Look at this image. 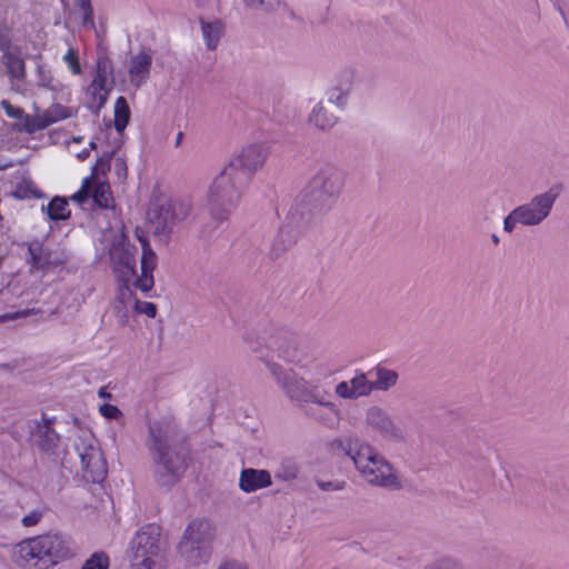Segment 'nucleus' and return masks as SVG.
Masks as SVG:
<instances>
[{
    "label": "nucleus",
    "mask_w": 569,
    "mask_h": 569,
    "mask_svg": "<svg viewBox=\"0 0 569 569\" xmlns=\"http://www.w3.org/2000/svg\"><path fill=\"white\" fill-rule=\"evenodd\" d=\"M174 428L167 422H154L149 429L148 448L154 467V479L161 487H171L183 475L187 461L173 447Z\"/></svg>",
    "instance_id": "obj_1"
},
{
    "label": "nucleus",
    "mask_w": 569,
    "mask_h": 569,
    "mask_svg": "<svg viewBox=\"0 0 569 569\" xmlns=\"http://www.w3.org/2000/svg\"><path fill=\"white\" fill-rule=\"evenodd\" d=\"M71 542L57 533L27 538L13 547V561L21 569H52L73 556Z\"/></svg>",
    "instance_id": "obj_2"
},
{
    "label": "nucleus",
    "mask_w": 569,
    "mask_h": 569,
    "mask_svg": "<svg viewBox=\"0 0 569 569\" xmlns=\"http://www.w3.org/2000/svg\"><path fill=\"white\" fill-rule=\"evenodd\" d=\"M339 446L368 483L387 489L401 487V481L391 463L370 443L349 440L346 445L339 442Z\"/></svg>",
    "instance_id": "obj_3"
},
{
    "label": "nucleus",
    "mask_w": 569,
    "mask_h": 569,
    "mask_svg": "<svg viewBox=\"0 0 569 569\" xmlns=\"http://www.w3.org/2000/svg\"><path fill=\"white\" fill-rule=\"evenodd\" d=\"M267 368L282 391L291 400L297 401L300 407L315 403L332 416L338 415L337 405L330 400L329 391L321 386L311 383L295 371L286 370L276 362H267Z\"/></svg>",
    "instance_id": "obj_4"
},
{
    "label": "nucleus",
    "mask_w": 569,
    "mask_h": 569,
    "mask_svg": "<svg viewBox=\"0 0 569 569\" xmlns=\"http://www.w3.org/2000/svg\"><path fill=\"white\" fill-rule=\"evenodd\" d=\"M216 527L208 520L190 522L178 545L180 556L191 566L208 563L213 552Z\"/></svg>",
    "instance_id": "obj_5"
},
{
    "label": "nucleus",
    "mask_w": 569,
    "mask_h": 569,
    "mask_svg": "<svg viewBox=\"0 0 569 569\" xmlns=\"http://www.w3.org/2000/svg\"><path fill=\"white\" fill-rule=\"evenodd\" d=\"M560 194L558 188H550L535 194L528 202L512 209L503 219V230L512 233L518 226L537 227L551 213Z\"/></svg>",
    "instance_id": "obj_6"
},
{
    "label": "nucleus",
    "mask_w": 569,
    "mask_h": 569,
    "mask_svg": "<svg viewBox=\"0 0 569 569\" xmlns=\"http://www.w3.org/2000/svg\"><path fill=\"white\" fill-rule=\"evenodd\" d=\"M241 198L237 174L224 167L213 179L207 194V209L216 220H224Z\"/></svg>",
    "instance_id": "obj_7"
},
{
    "label": "nucleus",
    "mask_w": 569,
    "mask_h": 569,
    "mask_svg": "<svg viewBox=\"0 0 569 569\" xmlns=\"http://www.w3.org/2000/svg\"><path fill=\"white\" fill-rule=\"evenodd\" d=\"M345 172L333 164L322 166L309 181L308 194L315 207L329 210L338 201L345 187Z\"/></svg>",
    "instance_id": "obj_8"
},
{
    "label": "nucleus",
    "mask_w": 569,
    "mask_h": 569,
    "mask_svg": "<svg viewBox=\"0 0 569 569\" xmlns=\"http://www.w3.org/2000/svg\"><path fill=\"white\" fill-rule=\"evenodd\" d=\"M128 557L131 569H161L159 527H141L130 541Z\"/></svg>",
    "instance_id": "obj_9"
},
{
    "label": "nucleus",
    "mask_w": 569,
    "mask_h": 569,
    "mask_svg": "<svg viewBox=\"0 0 569 569\" xmlns=\"http://www.w3.org/2000/svg\"><path fill=\"white\" fill-rule=\"evenodd\" d=\"M74 448L80 459L82 477L89 482H100L107 475V463L98 440L89 432L78 436Z\"/></svg>",
    "instance_id": "obj_10"
},
{
    "label": "nucleus",
    "mask_w": 569,
    "mask_h": 569,
    "mask_svg": "<svg viewBox=\"0 0 569 569\" xmlns=\"http://www.w3.org/2000/svg\"><path fill=\"white\" fill-rule=\"evenodd\" d=\"M28 257L27 262L30 266V272L48 273L62 267L68 256L59 247H51L39 240H32L27 244Z\"/></svg>",
    "instance_id": "obj_11"
},
{
    "label": "nucleus",
    "mask_w": 569,
    "mask_h": 569,
    "mask_svg": "<svg viewBox=\"0 0 569 569\" xmlns=\"http://www.w3.org/2000/svg\"><path fill=\"white\" fill-rule=\"evenodd\" d=\"M365 429L373 435L379 436L388 442L405 441V432L392 419L390 413L378 405L368 407L363 417Z\"/></svg>",
    "instance_id": "obj_12"
},
{
    "label": "nucleus",
    "mask_w": 569,
    "mask_h": 569,
    "mask_svg": "<svg viewBox=\"0 0 569 569\" xmlns=\"http://www.w3.org/2000/svg\"><path fill=\"white\" fill-rule=\"evenodd\" d=\"M113 83L112 62L108 58H100L97 62L96 76L86 91L87 103L91 110L94 112L100 111L113 89Z\"/></svg>",
    "instance_id": "obj_13"
},
{
    "label": "nucleus",
    "mask_w": 569,
    "mask_h": 569,
    "mask_svg": "<svg viewBox=\"0 0 569 569\" xmlns=\"http://www.w3.org/2000/svg\"><path fill=\"white\" fill-rule=\"evenodd\" d=\"M268 156L269 150L266 144L249 143L234 153L226 167L231 168L236 174L241 172L251 176L264 166Z\"/></svg>",
    "instance_id": "obj_14"
},
{
    "label": "nucleus",
    "mask_w": 569,
    "mask_h": 569,
    "mask_svg": "<svg viewBox=\"0 0 569 569\" xmlns=\"http://www.w3.org/2000/svg\"><path fill=\"white\" fill-rule=\"evenodd\" d=\"M73 116L74 110L72 108L60 103H53L43 112H38L34 116H26L23 120V129L27 133L31 134Z\"/></svg>",
    "instance_id": "obj_15"
},
{
    "label": "nucleus",
    "mask_w": 569,
    "mask_h": 569,
    "mask_svg": "<svg viewBox=\"0 0 569 569\" xmlns=\"http://www.w3.org/2000/svg\"><path fill=\"white\" fill-rule=\"evenodd\" d=\"M335 392L339 398L347 400L369 397L372 393V386L368 372L357 370L350 380L340 381Z\"/></svg>",
    "instance_id": "obj_16"
},
{
    "label": "nucleus",
    "mask_w": 569,
    "mask_h": 569,
    "mask_svg": "<svg viewBox=\"0 0 569 569\" xmlns=\"http://www.w3.org/2000/svg\"><path fill=\"white\" fill-rule=\"evenodd\" d=\"M153 57L150 50L142 49L131 54L128 63V74L130 83L140 88L144 84L150 76Z\"/></svg>",
    "instance_id": "obj_17"
},
{
    "label": "nucleus",
    "mask_w": 569,
    "mask_h": 569,
    "mask_svg": "<svg viewBox=\"0 0 569 569\" xmlns=\"http://www.w3.org/2000/svg\"><path fill=\"white\" fill-rule=\"evenodd\" d=\"M110 259L120 281H130L136 274V259L133 251L123 243L113 246Z\"/></svg>",
    "instance_id": "obj_18"
},
{
    "label": "nucleus",
    "mask_w": 569,
    "mask_h": 569,
    "mask_svg": "<svg viewBox=\"0 0 569 569\" xmlns=\"http://www.w3.org/2000/svg\"><path fill=\"white\" fill-rule=\"evenodd\" d=\"M139 240L142 244L141 276L134 280V287L142 292H148L154 284L152 273L157 266V256L146 239L139 237Z\"/></svg>",
    "instance_id": "obj_19"
},
{
    "label": "nucleus",
    "mask_w": 569,
    "mask_h": 569,
    "mask_svg": "<svg viewBox=\"0 0 569 569\" xmlns=\"http://www.w3.org/2000/svg\"><path fill=\"white\" fill-rule=\"evenodd\" d=\"M372 392H388L399 382V372L382 363H378L368 371Z\"/></svg>",
    "instance_id": "obj_20"
},
{
    "label": "nucleus",
    "mask_w": 569,
    "mask_h": 569,
    "mask_svg": "<svg viewBox=\"0 0 569 569\" xmlns=\"http://www.w3.org/2000/svg\"><path fill=\"white\" fill-rule=\"evenodd\" d=\"M271 485L272 478L268 470L247 468L240 472L239 488L246 493L268 488Z\"/></svg>",
    "instance_id": "obj_21"
},
{
    "label": "nucleus",
    "mask_w": 569,
    "mask_h": 569,
    "mask_svg": "<svg viewBox=\"0 0 569 569\" xmlns=\"http://www.w3.org/2000/svg\"><path fill=\"white\" fill-rule=\"evenodd\" d=\"M170 209L162 202L159 207L149 213V222L152 232L158 237L167 238L173 230L177 221L172 217Z\"/></svg>",
    "instance_id": "obj_22"
},
{
    "label": "nucleus",
    "mask_w": 569,
    "mask_h": 569,
    "mask_svg": "<svg viewBox=\"0 0 569 569\" xmlns=\"http://www.w3.org/2000/svg\"><path fill=\"white\" fill-rule=\"evenodd\" d=\"M137 298L129 286V281H121L119 286L118 296L114 300L116 315L119 318L121 326L128 323V315L133 309Z\"/></svg>",
    "instance_id": "obj_23"
},
{
    "label": "nucleus",
    "mask_w": 569,
    "mask_h": 569,
    "mask_svg": "<svg viewBox=\"0 0 569 569\" xmlns=\"http://www.w3.org/2000/svg\"><path fill=\"white\" fill-rule=\"evenodd\" d=\"M337 120L338 118L329 111L322 101L316 103L308 117V123L322 131L330 130Z\"/></svg>",
    "instance_id": "obj_24"
},
{
    "label": "nucleus",
    "mask_w": 569,
    "mask_h": 569,
    "mask_svg": "<svg viewBox=\"0 0 569 569\" xmlns=\"http://www.w3.org/2000/svg\"><path fill=\"white\" fill-rule=\"evenodd\" d=\"M202 36L206 47L209 50H214L223 32V26L219 21L206 22L201 21Z\"/></svg>",
    "instance_id": "obj_25"
},
{
    "label": "nucleus",
    "mask_w": 569,
    "mask_h": 569,
    "mask_svg": "<svg viewBox=\"0 0 569 569\" xmlns=\"http://www.w3.org/2000/svg\"><path fill=\"white\" fill-rule=\"evenodd\" d=\"M177 222L183 221L192 211V203L187 198H177L163 202Z\"/></svg>",
    "instance_id": "obj_26"
},
{
    "label": "nucleus",
    "mask_w": 569,
    "mask_h": 569,
    "mask_svg": "<svg viewBox=\"0 0 569 569\" xmlns=\"http://www.w3.org/2000/svg\"><path fill=\"white\" fill-rule=\"evenodd\" d=\"M114 128L122 132L130 120V108L124 97H118L113 108Z\"/></svg>",
    "instance_id": "obj_27"
},
{
    "label": "nucleus",
    "mask_w": 569,
    "mask_h": 569,
    "mask_svg": "<svg viewBox=\"0 0 569 569\" xmlns=\"http://www.w3.org/2000/svg\"><path fill=\"white\" fill-rule=\"evenodd\" d=\"M278 356L284 361L293 365H301L303 361L302 350L293 340L283 342L278 349Z\"/></svg>",
    "instance_id": "obj_28"
},
{
    "label": "nucleus",
    "mask_w": 569,
    "mask_h": 569,
    "mask_svg": "<svg viewBox=\"0 0 569 569\" xmlns=\"http://www.w3.org/2000/svg\"><path fill=\"white\" fill-rule=\"evenodd\" d=\"M47 213L51 220H66L70 216L68 202L63 198L56 197L47 206Z\"/></svg>",
    "instance_id": "obj_29"
},
{
    "label": "nucleus",
    "mask_w": 569,
    "mask_h": 569,
    "mask_svg": "<svg viewBox=\"0 0 569 569\" xmlns=\"http://www.w3.org/2000/svg\"><path fill=\"white\" fill-rule=\"evenodd\" d=\"M299 472V466L295 461L283 460L276 471V478L282 481H292L298 478Z\"/></svg>",
    "instance_id": "obj_30"
},
{
    "label": "nucleus",
    "mask_w": 569,
    "mask_h": 569,
    "mask_svg": "<svg viewBox=\"0 0 569 569\" xmlns=\"http://www.w3.org/2000/svg\"><path fill=\"white\" fill-rule=\"evenodd\" d=\"M92 198L100 208H108L112 199L110 187L107 183H96Z\"/></svg>",
    "instance_id": "obj_31"
},
{
    "label": "nucleus",
    "mask_w": 569,
    "mask_h": 569,
    "mask_svg": "<svg viewBox=\"0 0 569 569\" xmlns=\"http://www.w3.org/2000/svg\"><path fill=\"white\" fill-rule=\"evenodd\" d=\"M6 66L9 73L16 79H22L24 77V62L21 58L14 54H6Z\"/></svg>",
    "instance_id": "obj_32"
},
{
    "label": "nucleus",
    "mask_w": 569,
    "mask_h": 569,
    "mask_svg": "<svg viewBox=\"0 0 569 569\" xmlns=\"http://www.w3.org/2000/svg\"><path fill=\"white\" fill-rule=\"evenodd\" d=\"M62 61L72 74L78 76L82 72L78 50L73 47L68 48L67 52L62 56Z\"/></svg>",
    "instance_id": "obj_33"
},
{
    "label": "nucleus",
    "mask_w": 569,
    "mask_h": 569,
    "mask_svg": "<svg viewBox=\"0 0 569 569\" xmlns=\"http://www.w3.org/2000/svg\"><path fill=\"white\" fill-rule=\"evenodd\" d=\"M326 94H327L328 102L337 106L338 108H343L347 104V101L349 98V94H347V88L341 90V89L333 88L330 86L327 89Z\"/></svg>",
    "instance_id": "obj_34"
},
{
    "label": "nucleus",
    "mask_w": 569,
    "mask_h": 569,
    "mask_svg": "<svg viewBox=\"0 0 569 569\" xmlns=\"http://www.w3.org/2000/svg\"><path fill=\"white\" fill-rule=\"evenodd\" d=\"M423 569H465V567L458 559L443 557L427 565Z\"/></svg>",
    "instance_id": "obj_35"
},
{
    "label": "nucleus",
    "mask_w": 569,
    "mask_h": 569,
    "mask_svg": "<svg viewBox=\"0 0 569 569\" xmlns=\"http://www.w3.org/2000/svg\"><path fill=\"white\" fill-rule=\"evenodd\" d=\"M353 80L355 73L351 70H343L337 76L335 83H332L331 87L341 90L347 88V94H350L353 87Z\"/></svg>",
    "instance_id": "obj_36"
},
{
    "label": "nucleus",
    "mask_w": 569,
    "mask_h": 569,
    "mask_svg": "<svg viewBox=\"0 0 569 569\" xmlns=\"http://www.w3.org/2000/svg\"><path fill=\"white\" fill-rule=\"evenodd\" d=\"M47 90L53 93L54 99H61L69 101L71 97L70 88L61 81L54 79L48 87Z\"/></svg>",
    "instance_id": "obj_37"
},
{
    "label": "nucleus",
    "mask_w": 569,
    "mask_h": 569,
    "mask_svg": "<svg viewBox=\"0 0 569 569\" xmlns=\"http://www.w3.org/2000/svg\"><path fill=\"white\" fill-rule=\"evenodd\" d=\"M109 558L104 553L92 555L80 569H108Z\"/></svg>",
    "instance_id": "obj_38"
},
{
    "label": "nucleus",
    "mask_w": 569,
    "mask_h": 569,
    "mask_svg": "<svg viewBox=\"0 0 569 569\" xmlns=\"http://www.w3.org/2000/svg\"><path fill=\"white\" fill-rule=\"evenodd\" d=\"M99 412L101 416H103L106 419H113V420H121L123 415L121 410L113 405L110 403H103L99 407Z\"/></svg>",
    "instance_id": "obj_39"
},
{
    "label": "nucleus",
    "mask_w": 569,
    "mask_h": 569,
    "mask_svg": "<svg viewBox=\"0 0 569 569\" xmlns=\"http://www.w3.org/2000/svg\"><path fill=\"white\" fill-rule=\"evenodd\" d=\"M132 310L137 311L138 313H143L150 318H153L157 315V307L154 303L148 301H140L138 299L134 302Z\"/></svg>",
    "instance_id": "obj_40"
},
{
    "label": "nucleus",
    "mask_w": 569,
    "mask_h": 569,
    "mask_svg": "<svg viewBox=\"0 0 569 569\" xmlns=\"http://www.w3.org/2000/svg\"><path fill=\"white\" fill-rule=\"evenodd\" d=\"M42 517H43V511L40 509H34V510L30 511L28 515L22 517L21 523L23 527H27V528L34 527L40 522Z\"/></svg>",
    "instance_id": "obj_41"
},
{
    "label": "nucleus",
    "mask_w": 569,
    "mask_h": 569,
    "mask_svg": "<svg viewBox=\"0 0 569 569\" xmlns=\"http://www.w3.org/2000/svg\"><path fill=\"white\" fill-rule=\"evenodd\" d=\"M78 6L83 12V26L90 24V27H93V11L90 0H78Z\"/></svg>",
    "instance_id": "obj_42"
},
{
    "label": "nucleus",
    "mask_w": 569,
    "mask_h": 569,
    "mask_svg": "<svg viewBox=\"0 0 569 569\" xmlns=\"http://www.w3.org/2000/svg\"><path fill=\"white\" fill-rule=\"evenodd\" d=\"M217 569H248V565L236 558H223L217 566Z\"/></svg>",
    "instance_id": "obj_43"
},
{
    "label": "nucleus",
    "mask_w": 569,
    "mask_h": 569,
    "mask_svg": "<svg viewBox=\"0 0 569 569\" xmlns=\"http://www.w3.org/2000/svg\"><path fill=\"white\" fill-rule=\"evenodd\" d=\"M91 191V181L89 178L83 179L81 189L72 196V199L78 203L84 202Z\"/></svg>",
    "instance_id": "obj_44"
},
{
    "label": "nucleus",
    "mask_w": 569,
    "mask_h": 569,
    "mask_svg": "<svg viewBox=\"0 0 569 569\" xmlns=\"http://www.w3.org/2000/svg\"><path fill=\"white\" fill-rule=\"evenodd\" d=\"M54 80L53 76L49 70L43 67H38L37 83L39 87L47 89V87Z\"/></svg>",
    "instance_id": "obj_45"
},
{
    "label": "nucleus",
    "mask_w": 569,
    "mask_h": 569,
    "mask_svg": "<svg viewBox=\"0 0 569 569\" xmlns=\"http://www.w3.org/2000/svg\"><path fill=\"white\" fill-rule=\"evenodd\" d=\"M318 487L323 491H340L346 487L345 481H318Z\"/></svg>",
    "instance_id": "obj_46"
},
{
    "label": "nucleus",
    "mask_w": 569,
    "mask_h": 569,
    "mask_svg": "<svg viewBox=\"0 0 569 569\" xmlns=\"http://www.w3.org/2000/svg\"><path fill=\"white\" fill-rule=\"evenodd\" d=\"M1 107L10 118H21L23 114L22 109L13 107L8 100H2Z\"/></svg>",
    "instance_id": "obj_47"
},
{
    "label": "nucleus",
    "mask_w": 569,
    "mask_h": 569,
    "mask_svg": "<svg viewBox=\"0 0 569 569\" xmlns=\"http://www.w3.org/2000/svg\"><path fill=\"white\" fill-rule=\"evenodd\" d=\"M26 315H27L26 311L21 312V313H16V315H6V316L2 317V320H11V319H16V318H18L20 316H26Z\"/></svg>",
    "instance_id": "obj_48"
},
{
    "label": "nucleus",
    "mask_w": 569,
    "mask_h": 569,
    "mask_svg": "<svg viewBox=\"0 0 569 569\" xmlns=\"http://www.w3.org/2000/svg\"><path fill=\"white\" fill-rule=\"evenodd\" d=\"M98 396H99L100 398H104V399H106V398H110V397H111V395H110L109 392H107L104 388H100V389H99V391H98Z\"/></svg>",
    "instance_id": "obj_49"
},
{
    "label": "nucleus",
    "mask_w": 569,
    "mask_h": 569,
    "mask_svg": "<svg viewBox=\"0 0 569 569\" xmlns=\"http://www.w3.org/2000/svg\"><path fill=\"white\" fill-rule=\"evenodd\" d=\"M249 2L253 7H260L263 6L267 2V0H249Z\"/></svg>",
    "instance_id": "obj_50"
},
{
    "label": "nucleus",
    "mask_w": 569,
    "mask_h": 569,
    "mask_svg": "<svg viewBox=\"0 0 569 569\" xmlns=\"http://www.w3.org/2000/svg\"><path fill=\"white\" fill-rule=\"evenodd\" d=\"M77 157L80 159V160H84L89 157V151L88 150H84L80 153L77 154Z\"/></svg>",
    "instance_id": "obj_51"
},
{
    "label": "nucleus",
    "mask_w": 569,
    "mask_h": 569,
    "mask_svg": "<svg viewBox=\"0 0 569 569\" xmlns=\"http://www.w3.org/2000/svg\"><path fill=\"white\" fill-rule=\"evenodd\" d=\"M491 240H492V242H493V243H496V244H498V243H499V241H500V240H499V237H498L497 234H492V236H491Z\"/></svg>",
    "instance_id": "obj_52"
},
{
    "label": "nucleus",
    "mask_w": 569,
    "mask_h": 569,
    "mask_svg": "<svg viewBox=\"0 0 569 569\" xmlns=\"http://www.w3.org/2000/svg\"><path fill=\"white\" fill-rule=\"evenodd\" d=\"M558 10H559V12L561 13V16L565 18V12H563V9H562V7H561V6H558Z\"/></svg>",
    "instance_id": "obj_53"
},
{
    "label": "nucleus",
    "mask_w": 569,
    "mask_h": 569,
    "mask_svg": "<svg viewBox=\"0 0 569 569\" xmlns=\"http://www.w3.org/2000/svg\"><path fill=\"white\" fill-rule=\"evenodd\" d=\"M181 138H182V132H179L178 137H177V144L180 142Z\"/></svg>",
    "instance_id": "obj_54"
},
{
    "label": "nucleus",
    "mask_w": 569,
    "mask_h": 569,
    "mask_svg": "<svg viewBox=\"0 0 569 569\" xmlns=\"http://www.w3.org/2000/svg\"><path fill=\"white\" fill-rule=\"evenodd\" d=\"M89 146H90V148H92V149H93V148H96V143H94V142H90V143H89Z\"/></svg>",
    "instance_id": "obj_55"
},
{
    "label": "nucleus",
    "mask_w": 569,
    "mask_h": 569,
    "mask_svg": "<svg viewBox=\"0 0 569 569\" xmlns=\"http://www.w3.org/2000/svg\"><path fill=\"white\" fill-rule=\"evenodd\" d=\"M74 141H76V142H80V141H81V138H74Z\"/></svg>",
    "instance_id": "obj_56"
},
{
    "label": "nucleus",
    "mask_w": 569,
    "mask_h": 569,
    "mask_svg": "<svg viewBox=\"0 0 569 569\" xmlns=\"http://www.w3.org/2000/svg\"><path fill=\"white\" fill-rule=\"evenodd\" d=\"M62 2H66L67 0H61Z\"/></svg>",
    "instance_id": "obj_57"
}]
</instances>
